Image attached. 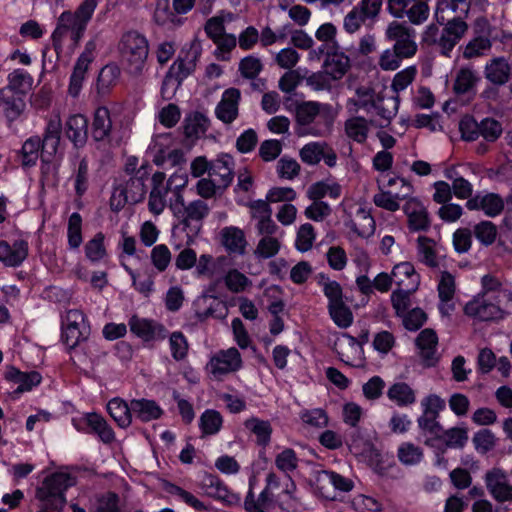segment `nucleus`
Returning a JSON list of instances; mask_svg holds the SVG:
<instances>
[{
	"instance_id": "nucleus-1",
	"label": "nucleus",
	"mask_w": 512,
	"mask_h": 512,
	"mask_svg": "<svg viewBox=\"0 0 512 512\" xmlns=\"http://www.w3.org/2000/svg\"><path fill=\"white\" fill-rule=\"evenodd\" d=\"M98 1L84 0L74 13L64 11L58 17L57 26L52 34L53 47L58 56L62 52L63 40L66 36H70L75 46L78 45L98 5Z\"/></svg>"
},
{
	"instance_id": "nucleus-2",
	"label": "nucleus",
	"mask_w": 512,
	"mask_h": 512,
	"mask_svg": "<svg viewBox=\"0 0 512 512\" xmlns=\"http://www.w3.org/2000/svg\"><path fill=\"white\" fill-rule=\"evenodd\" d=\"M336 113L327 103L304 101L296 106L295 119L299 126V134L324 136L330 132Z\"/></svg>"
},
{
	"instance_id": "nucleus-3",
	"label": "nucleus",
	"mask_w": 512,
	"mask_h": 512,
	"mask_svg": "<svg viewBox=\"0 0 512 512\" xmlns=\"http://www.w3.org/2000/svg\"><path fill=\"white\" fill-rule=\"evenodd\" d=\"M181 181V184H177L174 188L175 200L171 201L170 209L179 219L188 239L193 240L200 233L203 221L209 215L210 207L201 199L186 203L181 190L186 186L188 180L181 177Z\"/></svg>"
},
{
	"instance_id": "nucleus-4",
	"label": "nucleus",
	"mask_w": 512,
	"mask_h": 512,
	"mask_svg": "<svg viewBox=\"0 0 512 512\" xmlns=\"http://www.w3.org/2000/svg\"><path fill=\"white\" fill-rule=\"evenodd\" d=\"M74 484V478L67 473L57 472L46 477L36 490V498L41 502L39 512L61 510L66 503L64 492Z\"/></svg>"
},
{
	"instance_id": "nucleus-5",
	"label": "nucleus",
	"mask_w": 512,
	"mask_h": 512,
	"mask_svg": "<svg viewBox=\"0 0 512 512\" xmlns=\"http://www.w3.org/2000/svg\"><path fill=\"white\" fill-rule=\"evenodd\" d=\"M147 177V171L144 167H140L133 176L120 180L114 186L111 195V209L119 211L126 204H137L143 201L146 195L145 180Z\"/></svg>"
},
{
	"instance_id": "nucleus-6",
	"label": "nucleus",
	"mask_w": 512,
	"mask_h": 512,
	"mask_svg": "<svg viewBox=\"0 0 512 512\" xmlns=\"http://www.w3.org/2000/svg\"><path fill=\"white\" fill-rule=\"evenodd\" d=\"M119 51L129 73L141 74L149 54L147 39L136 31H129L123 34L119 43Z\"/></svg>"
},
{
	"instance_id": "nucleus-7",
	"label": "nucleus",
	"mask_w": 512,
	"mask_h": 512,
	"mask_svg": "<svg viewBox=\"0 0 512 512\" xmlns=\"http://www.w3.org/2000/svg\"><path fill=\"white\" fill-rule=\"evenodd\" d=\"M385 37L393 42L392 47L406 59L416 55L418 51L416 32L406 22H390L385 30Z\"/></svg>"
},
{
	"instance_id": "nucleus-8",
	"label": "nucleus",
	"mask_w": 512,
	"mask_h": 512,
	"mask_svg": "<svg viewBox=\"0 0 512 512\" xmlns=\"http://www.w3.org/2000/svg\"><path fill=\"white\" fill-rule=\"evenodd\" d=\"M241 365L242 360L239 351L236 348H229L216 353L210 359L206 369L214 378L219 379L223 375L237 371Z\"/></svg>"
},
{
	"instance_id": "nucleus-9",
	"label": "nucleus",
	"mask_w": 512,
	"mask_h": 512,
	"mask_svg": "<svg viewBox=\"0 0 512 512\" xmlns=\"http://www.w3.org/2000/svg\"><path fill=\"white\" fill-rule=\"evenodd\" d=\"M484 480L489 493L497 502L512 501V485L504 470L494 467L486 472Z\"/></svg>"
},
{
	"instance_id": "nucleus-10",
	"label": "nucleus",
	"mask_w": 512,
	"mask_h": 512,
	"mask_svg": "<svg viewBox=\"0 0 512 512\" xmlns=\"http://www.w3.org/2000/svg\"><path fill=\"white\" fill-rule=\"evenodd\" d=\"M95 49L96 43L94 41H88L84 51L80 54L74 65L69 84V94L73 97H77L80 93L85 74L94 59Z\"/></svg>"
},
{
	"instance_id": "nucleus-11",
	"label": "nucleus",
	"mask_w": 512,
	"mask_h": 512,
	"mask_svg": "<svg viewBox=\"0 0 512 512\" xmlns=\"http://www.w3.org/2000/svg\"><path fill=\"white\" fill-rule=\"evenodd\" d=\"M471 8L470 0H438L434 17L438 24L458 20V17L467 18Z\"/></svg>"
},
{
	"instance_id": "nucleus-12",
	"label": "nucleus",
	"mask_w": 512,
	"mask_h": 512,
	"mask_svg": "<svg viewBox=\"0 0 512 512\" xmlns=\"http://www.w3.org/2000/svg\"><path fill=\"white\" fill-rule=\"evenodd\" d=\"M464 313L480 321L499 320L504 315V311L499 305L488 302L484 297L478 295L465 305Z\"/></svg>"
},
{
	"instance_id": "nucleus-13",
	"label": "nucleus",
	"mask_w": 512,
	"mask_h": 512,
	"mask_svg": "<svg viewBox=\"0 0 512 512\" xmlns=\"http://www.w3.org/2000/svg\"><path fill=\"white\" fill-rule=\"evenodd\" d=\"M26 110L25 98L0 89V117L10 125L18 120Z\"/></svg>"
},
{
	"instance_id": "nucleus-14",
	"label": "nucleus",
	"mask_w": 512,
	"mask_h": 512,
	"mask_svg": "<svg viewBox=\"0 0 512 512\" xmlns=\"http://www.w3.org/2000/svg\"><path fill=\"white\" fill-rule=\"evenodd\" d=\"M132 333L144 341L162 340L166 338V329L154 321L132 316L129 320Z\"/></svg>"
},
{
	"instance_id": "nucleus-15",
	"label": "nucleus",
	"mask_w": 512,
	"mask_h": 512,
	"mask_svg": "<svg viewBox=\"0 0 512 512\" xmlns=\"http://www.w3.org/2000/svg\"><path fill=\"white\" fill-rule=\"evenodd\" d=\"M239 100L240 91L238 89H227L216 106V117L225 124H231L238 116Z\"/></svg>"
},
{
	"instance_id": "nucleus-16",
	"label": "nucleus",
	"mask_w": 512,
	"mask_h": 512,
	"mask_svg": "<svg viewBox=\"0 0 512 512\" xmlns=\"http://www.w3.org/2000/svg\"><path fill=\"white\" fill-rule=\"evenodd\" d=\"M28 256V243L18 239L10 245L7 241H0V261L8 267H17Z\"/></svg>"
},
{
	"instance_id": "nucleus-17",
	"label": "nucleus",
	"mask_w": 512,
	"mask_h": 512,
	"mask_svg": "<svg viewBox=\"0 0 512 512\" xmlns=\"http://www.w3.org/2000/svg\"><path fill=\"white\" fill-rule=\"evenodd\" d=\"M484 75L494 86H504L511 78V66L506 58L494 57L486 63Z\"/></svg>"
},
{
	"instance_id": "nucleus-18",
	"label": "nucleus",
	"mask_w": 512,
	"mask_h": 512,
	"mask_svg": "<svg viewBox=\"0 0 512 512\" xmlns=\"http://www.w3.org/2000/svg\"><path fill=\"white\" fill-rule=\"evenodd\" d=\"M403 210L408 217L409 229L412 231H425L430 227V219L424 205L416 198L409 199Z\"/></svg>"
},
{
	"instance_id": "nucleus-19",
	"label": "nucleus",
	"mask_w": 512,
	"mask_h": 512,
	"mask_svg": "<svg viewBox=\"0 0 512 512\" xmlns=\"http://www.w3.org/2000/svg\"><path fill=\"white\" fill-rule=\"evenodd\" d=\"M65 135L76 148L83 147L88 139V120L82 114L68 117L65 123Z\"/></svg>"
},
{
	"instance_id": "nucleus-20",
	"label": "nucleus",
	"mask_w": 512,
	"mask_h": 512,
	"mask_svg": "<svg viewBox=\"0 0 512 512\" xmlns=\"http://www.w3.org/2000/svg\"><path fill=\"white\" fill-rule=\"evenodd\" d=\"M199 56L200 45L192 43L190 50L184 57L179 56L171 65L168 72L182 83V81L194 71L196 67V60Z\"/></svg>"
},
{
	"instance_id": "nucleus-21",
	"label": "nucleus",
	"mask_w": 512,
	"mask_h": 512,
	"mask_svg": "<svg viewBox=\"0 0 512 512\" xmlns=\"http://www.w3.org/2000/svg\"><path fill=\"white\" fill-rule=\"evenodd\" d=\"M350 58L344 53L333 49L326 53L323 63L324 71L332 80H340L350 69Z\"/></svg>"
},
{
	"instance_id": "nucleus-22",
	"label": "nucleus",
	"mask_w": 512,
	"mask_h": 512,
	"mask_svg": "<svg viewBox=\"0 0 512 512\" xmlns=\"http://www.w3.org/2000/svg\"><path fill=\"white\" fill-rule=\"evenodd\" d=\"M438 337L433 329L426 328L420 332L416 338V345L420 350V355L427 366H433L437 362L436 347Z\"/></svg>"
},
{
	"instance_id": "nucleus-23",
	"label": "nucleus",
	"mask_w": 512,
	"mask_h": 512,
	"mask_svg": "<svg viewBox=\"0 0 512 512\" xmlns=\"http://www.w3.org/2000/svg\"><path fill=\"white\" fill-rule=\"evenodd\" d=\"M378 97L373 88L360 86L355 91V97L347 101V107L352 113H357L360 110L370 113L374 109Z\"/></svg>"
},
{
	"instance_id": "nucleus-24",
	"label": "nucleus",
	"mask_w": 512,
	"mask_h": 512,
	"mask_svg": "<svg viewBox=\"0 0 512 512\" xmlns=\"http://www.w3.org/2000/svg\"><path fill=\"white\" fill-rule=\"evenodd\" d=\"M221 244L230 253H245L247 241L243 230L235 226L224 227L220 231Z\"/></svg>"
},
{
	"instance_id": "nucleus-25",
	"label": "nucleus",
	"mask_w": 512,
	"mask_h": 512,
	"mask_svg": "<svg viewBox=\"0 0 512 512\" xmlns=\"http://www.w3.org/2000/svg\"><path fill=\"white\" fill-rule=\"evenodd\" d=\"M374 119H366L362 116H353L344 123L345 134L348 138L357 143H364L367 140L370 126H374Z\"/></svg>"
},
{
	"instance_id": "nucleus-26",
	"label": "nucleus",
	"mask_w": 512,
	"mask_h": 512,
	"mask_svg": "<svg viewBox=\"0 0 512 512\" xmlns=\"http://www.w3.org/2000/svg\"><path fill=\"white\" fill-rule=\"evenodd\" d=\"M7 85L2 89L26 98L33 86V77L23 69H15L8 74Z\"/></svg>"
},
{
	"instance_id": "nucleus-27",
	"label": "nucleus",
	"mask_w": 512,
	"mask_h": 512,
	"mask_svg": "<svg viewBox=\"0 0 512 512\" xmlns=\"http://www.w3.org/2000/svg\"><path fill=\"white\" fill-rule=\"evenodd\" d=\"M131 409L133 416L141 422L156 420L163 415L162 408L154 400L144 398L131 400Z\"/></svg>"
},
{
	"instance_id": "nucleus-28",
	"label": "nucleus",
	"mask_w": 512,
	"mask_h": 512,
	"mask_svg": "<svg viewBox=\"0 0 512 512\" xmlns=\"http://www.w3.org/2000/svg\"><path fill=\"white\" fill-rule=\"evenodd\" d=\"M401 183L405 189L404 193H393V191H382L375 194L373 202L376 206L386 209L391 212H395L400 208L399 200H403L408 197L412 192V185L406 180H401Z\"/></svg>"
},
{
	"instance_id": "nucleus-29",
	"label": "nucleus",
	"mask_w": 512,
	"mask_h": 512,
	"mask_svg": "<svg viewBox=\"0 0 512 512\" xmlns=\"http://www.w3.org/2000/svg\"><path fill=\"white\" fill-rule=\"evenodd\" d=\"M234 159L230 155H222L215 160L209 169L210 176L219 177L218 187L225 189L233 179Z\"/></svg>"
},
{
	"instance_id": "nucleus-30",
	"label": "nucleus",
	"mask_w": 512,
	"mask_h": 512,
	"mask_svg": "<svg viewBox=\"0 0 512 512\" xmlns=\"http://www.w3.org/2000/svg\"><path fill=\"white\" fill-rule=\"evenodd\" d=\"M112 132L110 111L106 107L96 109L92 123V137L95 141L109 139Z\"/></svg>"
},
{
	"instance_id": "nucleus-31",
	"label": "nucleus",
	"mask_w": 512,
	"mask_h": 512,
	"mask_svg": "<svg viewBox=\"0 0 512 512\" xmlns=\"http://www.w3.org/2000/svg\"><path fill=\"white\" fill-rule=\"evenodd\" d=\"M357 236L368 238L375 232V220L371 214L363 208H359L355 218L346 223Z\"/></svg>"
},
{
	"instance_id": "nucleus-32",
	"label": "nucleus",
	"mask_w": 512,
	"mask_h": 512,
	"mask_svg": "<svg viewBox=\"0 0 512 512\" xmlns=\"http://www.w3.org/2000/svg\"><path fill=\"white\" fill-rule=\"evenodd\" d=\"M107 411L120 428H127L132 423L133 411L121 398H113L107 404Z\"/></svg>"
},
{
	"instance_id": "nucleus-33",
	"label": "nucleus",
	"mask_w": 512,
	"mask_h": 512,
	"mask_svg": "<svg viewBox=\"0 0 512 512\" xmlns=\"http://www.w3.org/2000/svg\"><path fill=\"white\" fill-rule=\"evenodd\" d=\"M392 277L398 287L417 289L419 275L416 274L414 266L409 262H402L394 266Z\"/></svg>"
},
{
	"instance_id": "nucleus-34",
	"label": "nucleus",
	"mask_w": 512,
	"mask_h": 512,
	"mask_svg": "<svg viewBox=\"0 0 512 512\" xmlns=\"http://www.w3.org/2000/svg\"><path fill=\"white\" fill-rule=\"evenodd\" d=\"M209 126L208 117L201 112L194 111L184 119V134L187 138H198L208 130Z\"/></svg>"
},
{
	"instance_id": "nucleus-35",
	"label": "nucleus",
	"mask_w": 512,
	"mask_h": 512,
	"mask_svg": "<svg viewBox=\"0 0 512 512\" xmlns=\"http://www.w3.org/2000/svg\"><path fill=\"white\" fill-rule=\"evenodd\" d=\"M479 81L477 72L471 67H461L456 73L453 91L457 95L467 94L474 90Z\"/></svg>"
},
{
	"instance_id": "nucleus-36",
	"label": "nucleus",
	"mask_w": 512,
	"mask_h": 512,
	"mask_svg": "<svg viewBox=\"0 0 512 512\" xmlns=\"http://www.w3.org/2000/svg\"><path fill=\"white\" fill-rule=\"evenodd\" d=\"M376 115L379 116L380 122L375 120V127H386L390 124L391 120L395 117L398 110V99L390 97L387 99L378 97L374 109Z\"/></svg>"
},
{
	"instance_id": "nucleus-37",
	"label": "nucleus",
	"mask_w": 512,
	"mask_h": 512,
	"mask_svg": "<svg viewBox=\"0 0 512 512\" xmlns=\"http://www.w3.org/2000/svg\"><path fill=\"white\" fill-rule=\"evenodd\" d=\"M297 486L290 475H286L283 481L281 492L277 495V499L282 509L287 511H295L300 505V498L296 495Z\"/></svg>"
},
{
	"instance_id": "nucleus-38",
	"label": "nucleus",
	"mask_w": 512,
	"mask_h": 512,
	"mask_svg": "<svg viewBox=\"0 0 512 512\" xmlns=\"http://www.w3.org/2000/svg\"><path fill=\"white\" fill-rule=\"evenodd\" d=\"M6 377L7 379L19 384L14 393L30 391L34 386L39 385L42 380L40 373L36 371L24 373L15 368H11L7 372Z\"/></svg>"
},
{
	"instance_id": "nucleus-39",
	"label": "nucleus",
	"mask_w": 512,
	"mask_h": 512,
	"mask_svg": "<svg viewBox=\"0 0 512 512\" xmlns=\"http://www.w3.org/2000/svg\"><path fill=\"white\" fill-rule=\"evenodd\" d=\"M273 498V492L265 487L259 494L258 498L255 499L253 489L250 487L244 500V508L246 512H268V508L273 502Z\"/></svg>"
},
{
	"instance_id": "nucleus-40",
	"label": "nucleus",
	"mask_w": 512,
	"mask_h": 512,
	"mask_svg": "<svg viewBox=\"0 0 512 512\" xmlns=\"http://www.w3.org/2000/svg\"><path fill=\"white\" fill-rule=\"evenodd\" d=\"M86 422L89 428L98 435L99 439L105 443L110 444L115 439V434L107 421L97 413H89L86 416Z\"/></svg>"
},
{
	"instance_id": "nucleus-41",
	"label": "nucleus",
	"mask_w": 512,
	"mask_h": 512,
	"mask_svg": "<svg viewBox=\"0 0 512 512\" xmlns=\"http://www.w3.org/2000/svg\"><path fill=\"white\" fill-rule=\"evenodd\" d=\"M388 398L398 406H408L415 402L414 390L405 382L391 385L387 391Z\"/></svg>"
},
{
	"instance_id": "nucleus-42",
	"label": "nucleus",
	"mask_w": 512,
	"mask_h": 512,
	"mask_svg": "<svg viewBox=\"0 0 512 512\" xmlns=\"http://www.w3.org/2000/svg\"><path fill=\"white\" fill-rule=\"evenodd\" d=\"M315 493L326 500H335L337 494L333 488L332 471L322 470L315 475L313 484Z\"/></svg>"
},
{
	"instance_id": "nucleus-43",
	"label": "nucleus",
	"mask_w": 512,
	"mask_h": 512,
	"mask_svg": "<svg viewBox=\"0 0 512 512\" xmlns=\"http://www.w3.org/2000/svg\"><path fill=\"white\" fill-rule=\"evenodd\" d=\"M120 76V69L114 64L104 66L97 78V91L101 95H106L110 89L116 85Z\"/></svg>"
},
{
	"instance_id": "nucleus-44",
	"label": "nucleus",
	"mask_w": 512,
	"mask_h": 512,
	"mask_svg": "<svg viewBox=\"0 0 512 512\" xmlns=\"http://www.w3.org/2000/svg\"><path fill=\"white\" fill-rule=\"evenodd\" d=\"M222 424L223 418L221 414L214 409L204 411L199 419V427L203 436L217 434L220 431Z\"/></svg>"
},
{
	"instance_id": "nucleus-45",
	"label": "nucleus",
	"mask_w": 512,
	"mask_h": 512,
	"mask_svg": "<svg viewBox=\"0 0 512 512\" xmlns=\"http://www.w3.org/2000/svg\"><path fill=\"white\" fill-rule=\"evenodd\" d=\"M326 195L338 198L341 195V186L338 183L319 181L312 184L307 190V196L311 200H321Z\"/></svg>"
},
{
	"instance_id": "nucleus-46",
	"label": "nucleus",
	"mask_w": 512,
	"mask_h": 512,
	"mask_svg": "<svg viewBox=\"0 0 512 512\" xmlns=\"http://www.w3.org/2000/svg\"><path fill=\"white\" fill-rule=\"evenodd\" d=\"M318 283L322 286L324 295L328 299V306L344 303L343 289L337 281L330 280L321 274Z\"/></svg>"
},
{
	"instance_id": "nucleus-47",
	"label": "nucleus",
	"mask_w": 512,
	"mask_h": 512,
	"mask_svg": "<svg viewBox=\"0 0 512 512\" xmlns=\"http://www.w3.org/2000/svg\"><path fill=\"white\" fill-rule=\"evenodd\" d=\"M417 243L419 260L431 268L438 267V260L433 247L434 241L428 237L420 236Z\"/></svg>"
},
{
	"instance_id": "nucleus-48",
	"label": "nucleus",
	"mask_w": 512,
	"mask_h": 512,
	"mask_svg": "<svg viewBox=\"0 0 512 512\" xmlns=\"http://www.w3.org/2000/svg\"><path fill=\"white\" fill-rule=\"evenodd\" d=\"M327 308L331 319L339 328H348L353 323V313L345 302Z\"/></svg>"
},
{
	"instance_id": "nucleus-49",
	"label": "nucleus",
	"mask_w": 512,
	"mask_h": 512,
	"mask_svg": "<svg viewBox=\"0 0 512 512\" xmlns=\"http://www.w3.org/2000/svg\"><path fill=\"white\" fill-rule=\"evenodd\" d=\"M491 46L492 44L488 37L477 36L467 43L463 51V57L465 59L480 57L490 50Z\"/></svg>"
},
{
	"instance_id": "nucleus-50",
	"label": "nucleus",
	"mask_w": 512,
	"mask_h": 512,
	"mask_svg": "<svg viewBox=\"0 0 512 512\" xmlns=\"http://www.w3.org/2000/svg\"><path fill=\"white\" fill-rule=\"evenodd\" d=\"M245 427L257 436L259 444L269 443L272 427L268 421L251 418L245 421Z\"/></svg>"
},
{
	"instance_id": "nucleus-51",
	"label": "nucleus",
	"mask_w": 512,
	"mask_h": 512,
	"mask_svg": "<svg viewBox=\"0 0 512 512\" xmlns=\"http://www.w3.org/2000/svg\"><path fill=\"white\" fill-rule=\"evenodd\" d=\"M416 289L398 287L391 294V303L397 316H404L410 306V296Z\"/></svg>"
},
{
	"instance_id": "nucleus-52",
	"label": "nucleus",
	"mask_w": 512,
	"mask_h": 512,
	"mask_svg": "<svg viewBox=\"0 0 512 512\" xmlns=\"http://www.w3.org/2000/svg\"><path fill=\"white\" fill-rule=\"evenodd\" d=\"M41 149V138L38 136L27 139L21 149L22 164L25 166L34 165L38 159Z\"/></svg>"
},
{
	"instance_id": "nucleus-53",
	"label": "nucleus",
	"mask_w": 512,
	"mask_h": 512,
	"mask_svg": "<svg viewBox=\"0 0 512 512\" xmlns=\"http://www.w3.org/2000/svg\"><path fill=\"white\" fill-rule=\"evenodd\" d=\"M262 70L263 63L254 55L246 56L239 62V72L246 79L255 80Z\"/></svg>"
},
{
	"instance_id": "nucleus-54",
	"label": "nucleus",
	"mask_w": 512,
	"mask_h": 512,
	"mask_svg": "<svg viewBox=\"0 0 512 512\" xmlns=\"http://www.w3.org/2000/svg\"><path fill=\"white\" fill-rule=\"evenodd\" d=\"M85 254L92 262H98L105 257L106 249L104 246V234L102 232L97 233L86 243Z\"/></svg>"
},
{
	"instance_id": "nucleus-55",
	"label": "nucleus",
	"mask_w": 512,
	"mask_h": 512,
	"mask_svg": "<svg viewBox=\"0 0 512 512\" xmlns=\"http://www.w3.org/2000/svg\"><path fill=\"white\" fill-rule=\"evenodd\" d=\"M446 177L452 180V192L459 199H467L472 196V184L461 176H457L454 171H447Z\"/></svg>"
},
{
	"instance_id": "nucleus-56",
	"label": "nucleus",
	"mask_w": 512,
	"mask_h": 512,
	"mask_svg": "<svg viewBox=\"0 0 512 512\" xmlns=\"http://www.w3.org/2000/svg\"><path fill=\"white\" fill-rule=\"evenodd\" d=\"M479 136L488 142H495L502 134V125L493 118H485L478 123Z\"/></svg>"
},
{
	"instance_id": "nucleus-57",
	"label": "nucleus",
	"mask_w": 512,
	"mask_h": 512,
	"mask_svg": "<svg viewBox=\"0 0 512 512\" xmlns=\"http://www.w3.org/2000/svg\"><path fill=\"white\" fill-rule=\"evenodd\" d=\"M171 354L174 360L180 361L186 358L188 353V342L182 332H173L169 337Z\"/></svg>"
},
{
	"instance_id": "nucleus-58",
	"label": "nucleus",
	"mask_w": 512,
	"mask_h": 512,
	"mask_svg": "<svg viewBox=\"0 0 512 512\" xmlns=\"http://www.w3.org/2000/svg\"><path fill=\"white\" fill-rule=\"evenodd\" d=\"M280 249V242L277 238L270 236H264L259 242L254 251V254L258 258L268 259L275 256Z\"/></svg>"
},
{
	"instance_id": "nucleus-59",
	"label": "nucleus",
	"mask_w": 512,
	"mask_h": 512,
	"mask_svg": "<svg viewBox=\"0 0 512 512\" xmlns=\"http://www.w3.org/2000/svg\"><path fill=\"white\" fill-rule=\"evenodd\" d=\"M82 218L79 213H72L68 220V243L70 248L76 249L82 243Z\"/></svg>"
},
{
	"instance_id": "nucleus-60",
	"label": "nucleus",
	"mask_w": 512,
	"mask_h": 512,
	"mask_svg": "<svg viewBox=\"0 0 512 512\" xmlns=\"http://www.w3.org/2000/svg\"><path fill=\"white\" fill-rule=\"evenodd\" d=\"M422 449L412 443H403L398 448V459L404 465H414L421 461Z\"/></svg>"
},
{
	"instance_id": "nucleus-61",
	"label": "nucleus",
	"mask_w": 512,
	"mask_h": 512,
	"mask_svg": "<svg viewBox=\"0 0 512 512\" xmlns=\"http://www.w3.org/2000/svg\"><path fill=\"white\" fill-rule=\"evenodd\" d=\"M224 281L226 287L234 293L242 292L247 286L252 284L251 280L247 276L236 269L228 271Z\"/></svg>"
},
{
	"instance_id": "nucleus-62",
	"label": "nucleus",
	"mask_w": 512,
	"mask_h": 512,
	"mask_svg": "<svg viewBox=\"0 0 512 512\" xmlns=\"http://www.w3.org/2000/svg\"><path fill=\"white\" fill-rule=\"evenodd\" d=\"M325 143L313 142L306 144L300 150L301 160L309 165L318 164L323 157V148H326Z\"/></svg>"
},
{
	"instance_id": "nucleus-63",
	"label": "nucleus",
	"mask_w": 512,
	"mask_h": 512,
	"mask_svg": "<svg viewBox=\"0 0 512 512\" xmlns=\"http://www.w3.org/2000/svg\"><path fill=\"white\" fill-rule=\"evenodd\" d=\"M430 8L425 1L414 2L407 10L406 17L412 25H421L427 21Z\"/></svg>"
},
{
	"instance_id": "nucleus-64",
	"label": "nucleus",
	"mask_w": 512,
	"mask_h": 512,
	"mask_svg": "<svg viewBox=\"0 0 512 512\" xmlns=\"http://www.w3.org/2000/svg\"><path fill=\"white\" fill-rule=\"evenodd\" d=\"M119 497L114 492H107L97 498L95 508L90 512H121L118 506Z\"/></svg>"
}]
</instances>
